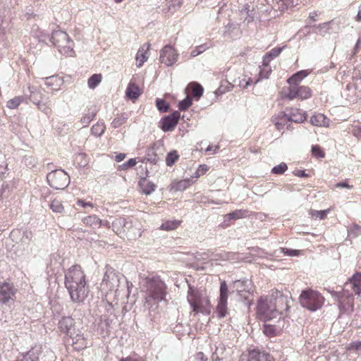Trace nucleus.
Returning <instances> with one entry per match:
<instances>
[{
  "instance_id": "1",
  "label": "nucleus",
  "mask_w": 361,
  "mask_h": 361,
  "mask_svg": "<svg viewBox=\"0 0 361 361\" xmlns=\"http://www.w3.org/2000/svg\"><path fill=\"white\" fill-rule=\"evenodd\" d=\"M64 283L73 302H82L87 297L89 288L80 266L73 265L65 272Z\"/></svg>"
},
{
  "instance_id": "2",
  "label": "nucleus",
  "mask_w": 361,
  "mask_h": 361,
  "mask_svg": "<svg viewBox=\"0 0 361 361\" xmlns=\"http://www.w3.org/2000/svg\"><path fill=\"white\" fill-rule=\"evenodd\" d=\"M257 314L259 319L264 322H268L278 319L277 323L284 322L279 316V310L274 305L272 299L269 296L260 297L257 301Z\"/></svg>"
},
{
  "instance_id": "3",
  "label": "nucleus",
  "mask_w": 361,
  "mask_h": 361,
  "mask_svg": "<svg viewBox=\"0 0 361 361\" xmlns=\"http://www.w3.org/2000/svg\"><path fill=\"white\" fill-rule=\"evenodd\" d=\"M300 305L310 311L320 309L324 302V298L317 290H303L299 298Z\"/></svg>"
},
{
  "instance_id": "4",
  "label": "nucleus",
  "mask_w": 361,
  "mask_h": 361,
  "mask_svg": "<svg viewBox=\"0 0 361 361\" xmlns=\"http://www.w3.org/2000/svg\"><path fill=\"white\" fill-rule=\"evenodd\" d=\"M166 286L159 277H152L146 280V293L149 298L157 302L165 299Z\"/></svg>"
},
{
  "instance_id": "5",
  "label": "nucleus",
  "mask_w": 361,
  "mask_h": 361,
  "mask_svg": "<svg viewBox=\"0 0 361 361\" xmlns=\"http://www.w3.org/2000/svg\"><path fill=\"white\" fill-rule=\"evenodd\" d=\"M49 42L58 48L59 51L63 54L71 55L73 51V42L68 34L62 30H55L51 33Z\"/></svg>"
},
{
  "instance_id": "6",
  "label": "nucleus",
  "mask_w": 361,
  "mask_h": 361,
  "mask_svg": "<svg viewBox=\"0 0 361 361\" xmlns=\"http://www.w3.org/2000/svg\"><path fill=\"white\" fill-rule=\"evenodd\" d=\"M47 180L52 188L55 190H63L70 183V177L62 169L52 170L47 175Z\"/></svg>"
},
{
  "instance_id": "7",
  "label": "nucleus",
  "mask_w": 361,
  "mask_h": 361,
  "mask_svg": "<svg viewBox=\"0 0 361 361\" xmlns=\"http://www.w3.org/2000/svg\"><path fill=\"white\" fill-rule=\"evenodd\" d=\"M272 299L273 304L276 309L279 310V316L283 315V312H287L289 309V296L283 295L278 290H272L271 295L269 296Z\"/></svg>"
},
{
  "instance_id": "8",
  "label": "nucleus",
  "mask_w": 361,
  "mask_h": 361,
  "mask_svg": "<svg viewBox=\"0 0 361 361\" xmlns=\"http://www.w3.org/2000/svg\"><path fill=\"white\" fill-rule=\"evenodd\" d=\"M16 289L13 284L4 282L0 284V305H10L16 298Z\"/></svg>"
},
{
  "instance_id": "9",
  "label": "nucleus",
  "mask_w": 361,
  "mask_h": 361,
  "mask_svg": "<svg viewBox=\"0 0 361 361\" xmlns=\"http://www.w3.org/2000/svg\"><path fill=\"white\" fill-rule=\"evenodd\" d=\"M220 295L216 307V314L219 318H224L227 314L228 286L225 281H221L219 289Z\"/></svg>"
},
{
  "instance_id": "10",
  "label": "nucleus",
  "mask_w": 361,
  "mask_h": 361,
  "mask_svg": "<svg viewBox=\"0 0 361 361\" xmlns=\"http://www.w3.org/2000/svg\"><path fill=\"white\" fill-rule=\"evenodd\" d=\"M178 54L175 49L166 44L160 51L159 60L161 63H164L167 66H171L178 60Z\"/></svg>"
},
{
  "instance_id": "11",
  "label": "nucleus",
  "mask_w": 361,
  "mask_h": 361,
  "mask_svg": "<svg viewBox=\"0 0 361 361\" xmlns=\"http://www.w3.org/2000/svg\"><path fill=\"white\" fill-rule=\"evenodd\" d=\"M58 329L61 334L70 337L78 330L75 329V322L72 317L64 316L58 322Z\"/></svg>"
},
{
  "instance_id": "12",
  "label": "nucleus",
  "mask_w": 361,
  "mask_h": 361,
  "mask_svg": "<svg viewBox=\"0 0 361 361\" xmlns=\"http://www.w3.org/2000/svg\"><path fill=\"white\" fill-rule=\"evenodd\" d=\"M180 117V114L178 111H174L171 114L165 116L159 121V127L164 132H170L177 126Z\"/></svg>"
},
{
  "instance_id": "13",
  "label": "nucleus",
  "mask_w": 361,
  "mask_h": 361,
  "mask_svg": "<svg viewBox=\"0 0 361 361\" xmlns=\"http://www.w3.org/2000/svg\"><path fill=\"white\" fill-rule=\"evenodd\" d=\"M250 288L251 281L247 279L236 280L233 283V292L235 291L239 297L245 300H248Z\"/></svg>"
},
{
  "instance_id": "14",
  "label": "nucleus",
  "mask_w": 361,
  "mask_h": 361,
  "mask_svg": "<svg viewBox=\"0 0 361 361\" xmlns=\"http://www.w3.org/2000/svg\"><path fill=\"white\" fill-rule=\"evenodd\" d=\"M281 114H283L281 118H285L288 121L300 123L306 120L305 114L297 108L286 109V111Z\"/></svg>"
},
{
  "instance_id": "15",
  "label": "nucleus",
  "mask_w": 361,
  "mask_h": 361,
  "mask_svg": "<svg viewBox=\"0 0 361 361\" xmlns=\"http://www.w3.org/2000/svg\"><path fill=\"white\" fill-rule=\"evenodd\" d=\"M102 285H106L109 290H112L117 288L119 285V279L118 275L113 270L106 271L104 274Z\"/></svg>"
},
{
  "instance_id": "16",
  "label": "nucleus",
  "mask_w": 361,
  "mask_h": 361,
  "mask_svg": "<svg viewBox=\"0 0 361 361\" xmlns=\"http://www.w3.org/2000/svg\"><path fill=\"white\" fill-rule=\"evenodd\" d=\"M69 338L72 340V346L75 350L80 351L87 347V339L79 330L75 332V334Z\"/></svg>"
},
{
  "instance_id": "17",
  "label": "nucleus",
  "mask_w": 361,
  "mask_h": 361,
  "mask_svg": "<svg viewBox=\"0 0 361 361\" xmlns=\"http://www.w3.org/2000/svg\"><path fill=\"white\" fill-rule=\"evenodd\" d=\"M270 355L259 349H252L248 353L247 361H271Z\"/></svg>"
},
{
  "instance_id": "18",
  "label": "nucleus",
  "mask_w": 361,
  "mask_h": 361,
  "mask_svg": "<svg viewBox=\"0 0 361 361\" xmlns=\"http://www.w3.org/2000/svg\"><path fill=\"white\" fill-rule=\"evenodd\" d=\"M187 299L194 312H198L201 311L200 310L199 294L190 285H189Z\"/></svg>"
},
{
  "instance_id": "19",
  "label": "nucleus",
  "mask_w": 361,
  "mask_h": 361,
  "mask_svg": "<svg viewBox=\"0 0 361 361\" xmlns=\"http://www.w3.org/2000/svg\"><path fill=\"white\" fill-rule=\"evenodd\" d=\"M350 286L353 292L360 295L361 293V272L355 273L350 279L349 282L345 284V287Z\"/></svg>"
},
{
  "instance_id": "20",
  "label": "nucleus",
  "mask_w": 361,
  "mask_h": 361,
  "mask_svg": "<svg viewBox=\"0 0 361 361\" xmlns=\"http://www.w3.org/2000/svg\"><path fill=\"white\" fill-rule=\"evenodd\" d=\"M142 192L148 195L152 194L156 188L155 184L147 179V177L141 178L138 182Z\"/></svg>"
},
{
  "instance_id": "21",
  "label": "nucleus",
  "mask_w": 361,
  "mask_h": 361,
  "mask_svg": "<svg viewBox=\"0 0 361 361\" xmlns=\"http://www.w3.org/2000/svg\"><path fill=\"white\" fill-rule=\"evenodd\" d=\"M280 324H264L263 325V333L268 336H277L281 331L283 327Z\"/></svg>"
},
{
  "instance_id": "22",
  "label": "nucleus",
  "mask_w": 361,
  "mask_h": 361,
  "mask_svg": "<svg viewBox=\"0 0 361 361\" xmlns=\"http://www.w3.org/2000/svg\"><path fill=\"white\" fill-rule=\"evenodd\" d=\"M141 92L139 87L134 82H130L126 88V97L133 100H136L140 95Z\"/></svg>"
},
{
  "instance_id": "23",
  "label": "nucleus",
  "mask_w": 361,
  "mask_h": 361,
  "mask_svg": "<svg viewBox=\"0 0 361 361\" xmlns=\"http://www.w3.org/2000/svg\"><path fill=\"white\" fill-rule=\"evenodd\" d=\"M330 23L331 22H326L324 23L319 24L317 25H311L310 23H307V25L305 26V28H309L312 27L315 30L314 32L324 36V35L329 32L330 30Z\"/></svg>"
},
{
  "instance_id": "24",
  "label": "nucleus",
  "mask_w": 361,
  "mask_h": 361,
  "mask_svg": "<svg viewBox=\"0 0 361 361\" xmlns=\"http://www.w3.org/2000/svg\"><path fill=\"white\" fill-rule=\"evenodd\" d=\"M186 90H190L192 96L197 99H199L204 92L203 87L196 82L189 83Z\"/></svg>"
},
{
  "instance_id": "25",
  "label": "nucleus",
  "mask_w": 361,
  "mask_h": 361,
  "mask_svg": "<svg viewBox=\"0 0 361 361\" xmlns=\"http://www.w3.org/2000/svg\"><path fill=\"white\" fill-rule=\"evenodd\" d=\"M29 99L35 105H39L42 102V94L39 90L32 86L28 87Z\"/></svg>"
},
{
  "instance_id": "26",
  "label": "nucleus",
  "mask_w": 361,
  "mask_h": 361,
  "mask_svg": "<svg viewBox=\"0 0 361 361\" xmlns=\"http://www.w3.org/2000/svg\"><path fill=\"white\" fill-rule=\"evenodd\" d=\"M310 123L315 126H326L329 125V119L324 114H317L311 116Z\"/></svg>"
},
{
  "instance_id": "27",
  "label": "nucleus",
  "mask_w": 361,
  "mask_h": 361,
  "mask_svg": "<svg viewBox=\"0 0 361 361\" xmlns=\"http://www.w3.org/2000/svg\"><path fill=\"white\" fill-rule=\"evenodd\" d=\"M82 222L93 228H98L102 224V221L96 215H90L82 219Z\"/></svg>"
},
{
  "instance_id": "28",
  "label": "nucleus",
  "mask_w": 361,
  "mask_h": 361,
  "mask_svg": "<svg viewBox=\"0 0 361 361\" xmlns=\"http://www.w3.org/2000/svg\"><path fill=\"white\" fill-rule=\"evenodd\" d=\"M123 226H125V218L123 217L116 219L111 223L112 230L121 237H122V235L123 234Z\"/></svg>"
},
{
  "instance_id": "29",
  "label": "nucleus",
  "mask_w": 361,
  "mask_h": 361,
  "mask_svg": "<svg viewBox=\"0 0 361 361\" xmlns=\"http://www.w3.org/2000/svg\"><path fill=\"white\" fill-rule=\"evenodd\" d=\"M97 114V111L94 108L88 109L87 111L85 113L80 119V123L82 127H87L89 123L93 120Z\"/></svg>"
},
{
  "instance_id": "30",
  "label": "nucleus",
  "mask_w": 361,
  "mask_h": 361,
  "mask_svg": "<svg viewBox=\"0 0 361 361\" xmlns=\"http://www.w3.org/2000/svg\"><path fill=\"white\" fill-rule=\"evenodd\" d=\"M284 47H274L272 49H271L269 52H267L264 55V56L263 58L264 63L265 64L267 63H269L272 59H274L276 58L277 56H279Z\"/></svg>"
},
{
  "instance_id": "31",
  "label": "nucleus",
  "mask_w": 361,
  "mask_h": 361,
  "mask_svg": "<svg viewBox=\"0 0 361 361\" xmlns=\"http://www.w3.org/2000/svg\"><path fill=\"white\" fill-rule=\"evenodd\" d=\"M307 75L308 73L307 71H300L289 78L288 79V82L289 85L295 84L298 85V82H301L305 77L307 76Z\"/></svg>"
},
{
  "instance_id": "32",
  "label": "nucleus",
  "mask_w": 361,
  "mask_h": 361,
  "mask_svg": "<svg viewBox=\"0 0 361 361\" xmlns=\"http://www.w3.org/2000/svg\"><path fill=\"white\" fill-rule=\"evenodd\" d=\"M346 89L348 90H354V95L357 97H361V78L354 79L353 83L346 85Z\"/></svg>"
},
{
  "instance_id": "33",
  "label": "nucleus",
  "mask_w": 361,
  "mask_h": 361,
  "mask_svg": "<svg viewBox=\"0 0 361 361\" xmlns=\"http://www.w3.org/2000/svg\"><path fill=\"white\" fill-rule=\"evenodd\" d=\"M147 160L152 164H156L159 160V157L154 152V147H149L146 151L145 157L142 160V162Z\"/></svg>"
},
{
  "instance_id": "34",
  "label": "nucleus",
  "mask_w": 361,
  "mask_h": 361,
  "mask_svg": "<svg viewBox=\"0 0 361 361\" xmlns=\"http://www.w3.org/2000/svg\"><path fill=\"white\" fill-rule=\"evenodd\" d=\"M128 119V115L126 113L118 115L112 121L111 126L114 128H118L126 123Z\"/></svg>"
},
{
  "instance_id": "35",
  "label": "nucleus",
  "mask_w": 361,
  "mask_h": 361,
  "mask_svg": "<svg viewBox=\"0 0 361 361\" xmlns=\"http://www.w3.org/2000/svg\"><path fill=\"white\" fill-rule=\"evenodd\" d=\"M33 36L38 40L39 42H42L47 44V40L49 41L51 37L44 31L37 29L32 31Z\"/></svg>"
},
{
  "instance_id": "36",
  "label": "nucleus",
  "mask_w": 361,
  "mask_h": 361,
  "mask_svg": "<svg viewBox=\"0 0 361 361\" xmlns=\"http://www.w3.org/2000/svg\"><path fill=\"white\" fill-rule=\"evenodd\" d=\"M106 129V126L103 122H97L91 128V133L96 137H100L103 135Z\"/></svg>"
},
{
  "instance_id": "37",
  "label": "nucleus",
  "mask_w": 361,
  "mask_h": 361,
  "mask_svg": "<svg viewBox=\"0 0 361 361\" xmlns=\"http://www.w3.org/2000/svg\"><path fill=\"white\" fill-rule=\"evenodd\" d=\"M248 211L246 209H238L226 215L229 219H239L247 216Z\"/></svg>"
},
{
  "instance_id": "38",
  "label": "nucleus",
  "mask_w": 361,
  "mask_h": 361,
  "mask_svg": "<svg viewBox=\"0 0 361 361\" xmlns=\"http://www.w3.org/2000/svg\"><path fill=\"white\" fill-rule=\"evenodd\" d=\"M49 208L52 210V212L55 213H62L64 211V207L61 202V201L54 199L49 204Z\"/></svg>"
},
{
  "instance_id": "39",
  "label": "nucleus",
  "mask_w": 361,
  "mask_h": 361,
  "mask_svg": "<svg viewBox=\"0 0 361 361\" xmlns=\"http://www.w3.org/2000/svg\"><path fill=\"white\" fill-rule=\"evenodd\" d=\"M102 80V75L101 74H93L92 75L87 81L88 87L90 89H94Z\"/></svg>"
},
{
  "instance_id": "40",
  "label": "nucleus",
  "mask_w": 361,
  "mask_h": 361,
  "mask_svg": "<svg viewBox=\"0 0 361 361\" xmlns=\"http://www.w3.org/2000/svg\"><path fill=\"white\" fill-rule=\"evenodd\" d=\"M298 98L301 99H306L311 97V90L307 86H298Z\"/></svg>"
},
{
  "instance_id": "41",
  "label": "nucleus",
  "mask_w": 361,
  "mask_h": 361,
  "mask_svg": "<svg viewBox=\"0 0 361 361\" xmlns=\"http://www.w3.org/2000/svg\"><path fill=\"white\" fill-rule=\"evenodd\" d=\"M180 223V221L177 220L166 221L161 225L160 228L165 231H172L176 228Z\"/></svg>"
},
{
  "instance_id": "42",
  "label": "nucleus",
  "mask_w": 361,
  "mask_h": 361,
  "mask_svg": "<svg viewBox=\"0 0 361 361\" xmlns=\"http://www.w3.org/2000/svg\"><path fill=\"white\" fill-rule=\"evenodd\" d=\"M179 155L176 150L168 153L166 157V164L168 166H171L178 159Z\"/></svg>"
},
{
  "instance_id": "43",
  "label": "nucleus",
  "mask_w": 361,
  "mask_h": 361,
  "mask_svg": "<svg viewBox=\"0 0 361 361\" xmlns=\"http://www.w3.org/2000/svg\"><path fill=\"white\" fill-rule=\"evenodd\" d=\"M278 9L280 11H284L288 8L293 7L295 6V2L293 0H279L277 2Z\"/></svg>"
},
{
  "instance_id": "44",
  "label": "nucleus",
  "mask_w": 361,
  "mask_h": 361,
  "mask_svg": "<svg viewBox=\"0 0 361 361\" xmlns=\"http://www.w3.org/2000/svg\"><path fill=\"white\" fill-rule=\"evenodd\" d=\"M156 106L158 110L161 113L167 112L169 109V104L163 99L157 98L156 99Z\"/></svg>"
},
{
  "instance_id": "45",
  "label": "nucleus",
  "mask_w": 361,
  "mask_h": 361,
  "mask_svg": "<svg viewBox=\"0 0 361 361\" xmlns=\"http://www.w3.org/2000/svg\"><path fill=\"white\" fill-rule=\"evenodd\" d=\"M23 97H16L7 102L6 106L11 109H15L23 102Z\"/></svg>"
},
{
  "instance_id": "46",
  "label": "nucleus",
  "mask_w": 361,
  "mask_h": 361,
  "mask_svg": "<svg viewBox=\"0 0 361 361\" xmlns=\"http://www.w3.org/2000/svg\"><path fill=\"white\" fill-rule=\"evenodd\" d=\"M285 97L290 100H292L295 98H298V85L295 84L290 85V87H288V92L285 95Z\"/></svg>"
},
{
  "instance_id": "47",
  "label": "nucleus",
  "mask_w": 361,
  "mask_h": 361,
  "mask_svg": "<svg viewBox=\"0 0 361 361\" xmlns=\"http://www.w3.org/2000/svg\"><path fill=\"white\" fill-rule=\"evenodd\" d=\"M189 186V181L188 180H182L174 183L172 185V188L176 191H183Z\"/></svg>"
},
{
  "instance_id": "48",
  "label": "nucleus",
  "mask_w": 361,
  "mask_h": 361,
  "mask_svg": "<svg viewBox=\"0 0 361 361\" xmlns=\"http://www.w3.org/2000/svg\"><path fill=\"white\" fill-rule=\"evenodd\" d=\"M136 60L137 61V66L141 67L143 63L147 60V56H146V52L144 51L143 48L140 49L136 54Z\"/></svg>"
},
{
  "instance_id": "49",
  "label": "nucleus",
  "mask_w": 361,
  "mask_h": 361,
  "mask_svg": "<svg viewBox=\"0 0 361 361\" xmlns=\"http://www.w3.org/2000/svg\"><path fill=\"white\" fill-rule=\"evenodd\" d=\"M288 169V166L286 163L281 162L279 165L274 166L271 169V173L276 175L283 174Z\"/></svg>"
},
{
  "instance_id": "50",
  "label": "nucleus",
  "mask_w": 361,
  "mask_h": 361,
  "mask_svg": "<svg viewBox=\"0 0 361 361\" xmlns=\"http://www.w3.org/2000/svg\"><path fill=\"white\" fill-rule=\"evenodd\" d=\"M192 104V98L187 96L184 99L178 103V109L180 111H183L187 110Z\"/></svg>"
},
{
  "instance_id": "51",
  "label": "nucleus",
  "mask_w": 361,
  "mask_h": 361,
  "mask_svg": "<svg viewBox=\"0 0 361 361\" xmlns=\"http://www.w3.org/2000/svg\"><path fill=\"white\" fill-rule=\"evenodd\" d=\"M20 361H38V356L33 349L27 352Z\"/></svg>"
},
{
  "instance_id": "52",
  "label": "nucleus",
  "mask_w": 361,
  "mask_h": 361,
  "mask_svg": "<svg viewBox=\"0 0 361 361\" xmlns=\"http://www.w3.org/2000/svg\"><path fill=\"white\" fill-rule=\"evenodd\" d=\"M75 160L78 162L80 167H85L88 164L87 156L84 153H79L76 154Z\"/></svg>"
},
{
  "instance_id": "53",
  "label": "nucleus",
  "mask_w": 361,
  "mask_h": 361,
  "mask_svg": "<svg viewBox=\"0 0 361 361\" xmlns=\"http://www.w3.org/2000/svg\"><path fill=\"white\" fill-rule=\"evenodd\" d=\"M142 235V232L140 228L135 227L133 225V228H131V231L129 232V233L127 235V238L129 239L133 240L137 239V238L140 237Z\"/></svg>"
},
{
  "instance_id": "54",
  "label": "nucleus",
  "mask_w": 361,
  "mask_h": 361,
  "mask_svg": "<svg viewBox=\"0 0 361 361\" xmlns=\"http://www.w3.org/2000/svg\"><path fill=\"white\" fill-rule=\"evenodd\" d=\"M56 82H59V89L61 85L63 84V80L61 78H57L56 76H51L46 78L45 84L47 86H52Z\"/></svg>"
},
{
  "instance_id": "55",
  "label": "nucleus",
  "mask_w": 361,
  "mask_h": 361,
  "mask_svg": "<svg viewBox=\"0 0 361 361\" xmlns=\"http://www.w3.org/2000/svg\"><path fill=\"white\" fill-rule=\"evenodd\" d=\"M224 350V346L217 347L215 352L213 353L212 355V361H220L223 360V357L221 356L223 350Z\"/></svg>"
},
{
  "instance_id": "56",
  "label": "nucleus",
  "mask_w": 361,
  "mask_h": 361,
  "mask_svg": "<svg viewBox=\"0 0 361 361\" xmlns=\"http://www.w3.org/2000/svg\"><path fill=\"white\" fill-rule=\"evenodd\" d=\"M361 234V226L357 224H354L353 227L348 231V235L351 238H355Z\"/></svg>"
},
{
  "instance_id": "57",
  "label": "nucleus",
  "mask_w": 361,
  "mask_h": 361,
  "mask_svg": "<svg viewBox=\"0 0 361 361\" xmlns=\"http://www.w3.org/2000/svg\"><path fill=\"white\" fill-rule=\"evenodd\" d=\"M131 228H133V221L130 219H125V226H123V234L122 235V237H127L128 234L131 231Z\"/></svg>"
},
{
  "instance_id": "58",
  "label": "nucleus",
  "mask_w": 361,
  "mask_h": 361,
  "mask_svg": "<svg viewBox=\"0 0 361 361\" xmlns=\"http://www.w3.org/2000/svg\"><path fill=\"white\" fill-rule=\"evenodd\" d=\"M312 153L314 157L317 158H323L325 155L324 152L319 145L312 146Z\"/></svg>"
},
{
  "instance_id": "59",
  "label": "nucleus",
  "mask_w": 361,
  "mask_h": 361,
  "mask_svg": "<svg viewBox=\"0 0 361 361\" xmlns=\"http://www.w3.org/2000/svg\"><path fill=\"white\" fill-rule=\"evenodd\" d=\"M251 79L249 78L247 80H246L245 78H243V80H240V78L238 80H234L233 81V86H235V85H238V86H240V87H243V88H246L247 87L248 85H250V82H251Z\"/></svg>"
},
{
  "instance_id": "60",
  "label": "nucleus",
  "mask_w": 361,
  "mask_h": 361,
  "mask_svg": "<svg viewBox=\"0 0 361 361\" xmlns=\"http://www.w3.org/2000/svg\"><path fill=\"white\" fill-rule=\"evenodd\" d=\"M136 159H130L127 161L124 162L121 165L119 166V169L121 170H126L129 168H131L136 164Z\"/></svg>"
},
{
  "instance_id": "61",
  "label": "nucleus",
  "mask_w": 361,
  "mask_h": 361,
  "mask_svg": "<svg viewBox=\"0 0 361 361\" xmlns=\"http://www.w3.org/2000/svg\"><path fill=\"white\" fill-rule=\"evenodd\" d=\"M283 252L288 256H298L301 251L298 250H293L287 247L282 248Z\"/></svg>"
},
{
  "instance_id": "62",
  "label": "nucleus",
  "mask_w": 361,
  "mask_h": 361,
  "mask_svg": "<svg viewBox=\"0 0 361 361\" xmlns=\"http://www.w3.org/2000/svg\"><path fill=\"white\" fill-rule=\"evenodd\" d=\"M327 213H328V210L312 211V216H314L319 219H323L326 216Z\"/></svg>"
},
{
  "instance_id": "63",
  "label": "nucleus",
  "mask_w": 361,
  "mask_h": 361,
  "mask_svg": "<svg viewBox=\"0 0 361 361\" xmlns=\"http://www.w3.org/2000/svg\"><path fill=\"white\" fill-rule=\"evenodd\" d=\"M76 205H78L79 207H82L83 208L90 207V208L92 209L94 207V205H93V204L92 202H85V200H81V199H78L77 200Z\"/></svg>"
},
{
  "instance_id": "64",
  "label": "nucleus",
  "mask_w": 361,
  "mask_h": 361,
  "mask_svg": "<svg viewBox=\"0 0 361 361\" xmlns=\"http://www.w3.org/2000/svg\"><path fill=\"white\" fill-rule=\"evenodd\" d=\"M32 238V233L30 231H25L23 232V240L25 243H29Z\"/></svg>"
}]
</instances>
